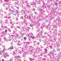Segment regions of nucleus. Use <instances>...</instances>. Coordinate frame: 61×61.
I'll use <instances>...</instances> for the list:
<instances>
[{
	"label": "nucleus",
	"instance_id": "nucleus-1",
	"mask_svg": "<svg viewBox=\"0 0 61 61\" xmlns=\"http://www.w3.org/2000/svg\"><path fill=\"white\" fill-rule=\"evenodd\" d=\"M45 51V53H47V50H46V49H44Z\"/></svg>",
	"mask_w": 61,
	"mask_h": 61
},
{
	"label": "nucleus",
	"instance_id": "nucleus-2",
	"mask_svg": "<svg viewBox=\"0 0 61 61\" xmlns=\"http://www.w3.org/2000/svg\"><path fill=\"white\" fill-rule=\"evenodd\" d=\"M31 38H33V39H34V38H35V37L34 36L32 37V36H31Z\"/></svg>",
	"mask_w": 61,
	"mask_h": 61
},
{
	"label": "nucleus",
	"instance_id": "nucleus-3",
	"mask_svg": "<svg viewBox=\"0 0 61 61\" xmlns=\"http://www.w3.org/2000/svg\"><path fill=\"white\" fill-rule=\"evenodd\" d=\"M5 32L6 33H7V30H5Z\"/></svg>",
	"mask_w": 61,
	"mask_h": 61
},
{
	"label": "nucleus",
	"instance_id": "nucleus-4",
	"mask_svg": "<svg viewBox=\"0 0 61 61\" xmlns=\"http://www.w3.org/2000/svg\"><path fill=\"white\" fill-rule=\"evenodd\" d=\"M24 40H26V38L25 37H24Z\"/></svg>",
	"mask_w": 61,
	"mask_h": 61
},
{
	"label": "nucleus",
	"instance_id": "nucleus-5",
	"mask_svg": "<svg viewBox=\"0 0 61 61\" xmlns=\"http://www.w3.org/2000/svg\"><path fill=\"white\" fill-rule=\"evenodd\" d=\"M16 21H18V18H16Z\"/></svg>",
	"mask_w": 61,
	"mask_h": 61
},
{
	"label": "nucleus",
	"instance_id": "nucleus-6",
	"mask_svg": "<svg viewBox=\"0 0 61 61\" xmlns=\"http://www.w3.org/2000/svg\"><path fill=\"white\" fill-rule=\"evenodd\" d=\"M12 12L13 13H15V11H14V10H13V11H12Z\"/></svg>",
	"mask_w": 61,
	"mask_h": 61
},
{
	"label": "nucleus",
	"instance_id": "nucleus-7",
	"mask_svg": "<svg viewBox=\"0 0 61 61\" xmlns=\"http://www.w3.org/2000/svg\"><path fill=\"white\" fill-rule=\"evenodd\" d=\"M2 61H4V60L3 59V60H2Z\"/></svg>",
	"mask_w": 61,
	"mask_h": 61
},
{
	"label": "nucleus",
	"instance_id": "nucleus-8",
	"mask_svg": "<svg viewBox=\"0 0 61 61\" xmlns=\"http://www.w3.org/2000/svg\"><path fill=\"white\" fill-rule=\"evenodd\" d=\"M46 32H45V33H44V34H46Z\"/></svg>",
	"mask_w": 61,
	"mask_h": 61
},
{
	"label": "nucleus",
	"instance_id": "nucleus-9",
	"mask_svg": "<svg viewBox=\"0 0 61 61\" xmlns=\"http://www.w3.org/2000/svg\"><path fill=\"white\" fill-rule=\"evenodd\" d=\"M12 47H11L10 48H11H11H12Z\"/></svg>",
	"mask_w": 61,
	"mask_h": 61
},
{
	"label": "nucleus",
	"instance_id": "nucleus-10",
	"mask_svg": "<svg viewBox=\"0 0 61 61\" xmlns=\"http://www.w3.org/2000/svg\"><path fill=\"white\" fill-rule=\"evenodd\" d=\"M54 4H56V2H55L54 3Z\"/></svg>",
	"mask_w": 61,
	"mask_h": 61
},
{
	"label": "nucleus",
	"instance_id": "nucleus-11",
	"mask_svg": "<svg viewBox=\"0 0 61 61\" xmlns=\"http://www.w3.org/2000/svg\"><path fill=\"white\" fill-rule=\"evenodd\" d=\"M10 61H11V59H10Z\"/></svg>",
	"mask_w": 61,
	"mask_h": 61
},
{
	"label": "nucleus",
	"instance_id": "nucleus-12",
	"mask_svg": "<svg viewBox=\"0 0 61 61\" xmlns=\"http://www.w3.org/2000/svg\"><path fill=\"white\" fill-rule=\"evenodd\" d=\"M18 3H19V1H18Z\"/></svg>",
	"mask_w": 61,
	"mask_h": 61
},
{
	"label": "nucleus",
	"instance_id": "nucleus-13",
	"mask_svg": "<svg viewBox=\"0 0 61 61\" xmlns=\"http://www.w3.org/2000/svg\"><path fill=\"white\" fill-rule=\"evenodd\" d=\"M9 49H10V48H9Z\"/></svg>",
	"mask_w": 61,
	"mask_h": 61
},
{
	"label": "nucleus",
	"instance_id": "nucleus-14",
	"mask_svg": "<svg viewBox=\"0 0 61 61\" xmlns=\"http://www.w3.org/2000/svg\"><path fill=\"white\" fill-rule=\"evenodd\" d=\"M20 48H21V47H20Z\"/></svg>",
	"mask_w": 61,
	"mask_h": 61
},
{
	"label": "nucleus",
	"instance_id": "nucleus-15",
	"mask_svg": "<svg viewBox=\"0 0 61 61\" xmlns=\"http://www.w3.org/2000/svg\"><path fill=\"white\" fill-rule=\"evenodd\" d=\"M16 58H17V57H16Z\"/></svg>",
	"mask_w": 61,
	"mask_h": 61
}]
</instances>
